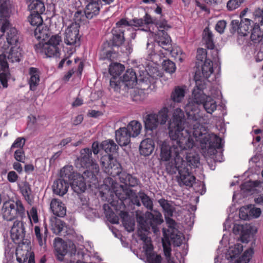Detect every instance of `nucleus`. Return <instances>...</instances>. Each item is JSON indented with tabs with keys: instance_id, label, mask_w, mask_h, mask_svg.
I'll list each match as a JSON object with an SVG mask.
<instances>
[{
	"instance_id": "f257e3e1",
	"label": "nucleus",
	"mask_w": 263,
	"mask_h": 263,
	"mask_svg": "<svg viewBox=\"0 0 263 263\" xmlns=\"http://www.w3.org/2000/svg\"><path fill=\"white\" fill-rule=\"evenodd\" d=\"M194 79L196 86L192 91V100L185 105V110L189 116V122H196L194 124L193 136L196 141H199L201 148L204 152L214 154L216 149L222 147V140L216 135L209 133L207 128L199 122L202 118L199 105L202 104L209 95L203 92L206 87L204 80L198 79L196 74Z\"/></svg>"
},
{
	"instance_id": "f03ea898",
	"label": "nucleus",
	"mask_w": 263,
	"mask_h": 263,
	"mask_svg": "<svg viewBox=\"0 0 263 263\" xmlns=\"http://www.w3.org/2000/svg\"><path fill=\"white\" fill-rule=\"evenodd\" d=\"M158 146L160 150L159 157L161 162H165L166 172L171 175L178 172L179 177L178 182L180 185H184L192 186L195 180V177L186 166L184 161V151L191 147L184 146L172 147L170 146V142L164 140L158 142Z\"/></svg>"
},
{
	"instance_id": "7ed1b4c3",
	"label": "nucleus",
	"mask_w": 263,
	"mask_h": 263,
	"mask_svg": "<svg viewBox=\"0 0 263 263\" xmlns=\"http://www.w3.org/2000/svg\"><path fill=\"white\" fill-rule=\"evenodd\" d=\"M146 219L144 220L143 216L137 213V221L138 224V234L140 239L143 241V248L146 256L148 263H161L162 257L152 252L153 246L151 238L147 236L151 229L155 234L159 232L158 226L163 222L162 214L154 211L153 213L147 212L145 214Z\"/></svg>"
},
{
	"instance_id": "20e7f679",
	"label": "nucleus",
	"mask_w": 263,
	"mask_h": 263,
	"mask_svg": "<svg viewBox=\"0 0 263 263\" xmlns=\"http://www.w3.org/2000/svg\"><path fill=\"white\" fill-rule=\"evenodd\" d=\"M189 116L185 119L184 112L180 108H177L173 112L172 119L169 123L168 135L172 140L170 146L176 147L180 146L193 147L195 142L191 135L192 129L193 133L194 124L196 121L189 122Z\"/></svg>"
},
{
	"instance_id": "39448f33",
	"label": "nucleus",
	"mask_w": 263,
	"mask_h": 263,
	"mask_svg": "<svg viewBox=\"0 0 263 263\" xmlns=\"http://www.w3.org/2000/svg\"><path fill=\"white\" fill-rule=\"evenodd\" d=\"M132 26L138 28L141 30V28H146L143 18H134L129 22L125 18H122L116 23V47L121 52L128 55L132 52V49L128 43H125L124 32L125 27Z\"/></svg>"
},
{
	"instance_id": "423d86ee",
	"label": "nucleus",
	"mask_w": 263,
	"mask_h": 263,
	"mask_svg": "<svg viewBox=\"0 0 263 263\" xmlns=\"http://www.w3.org/2000/svg\"><path fill=\"white\" fill-rule=\"evenodd\" d=\"M91 149L89 148H83L80 151L79 157L76 160L78 168H85L84 175L92 180H96V175L99 172L98 164L92 159Z\"/></svg>"
},
{
	"instance_id": "0eeeda50",
	"label": "nucleus",
	"mask_w": 263,
	"mask_h": 263,
	"mask_svg": "<svg viewBox=\"0 0 263 263\" xmlns=\"http://www.w3.org/2000/svg\"><path fill=\"white\" fill-rule=\"evenodd\" d=\"M113 37L109 41H106L102 46V50L100 51V58L103 60H108L110 62L108 68V73L110 76V87L115 91V52L114 47L115 46V39L112 33Z\"/></svg>"
},
{
	"instance_id": "6e6552de",
	"label": "nucleus",
	"mask_w": 263,
	"mask_h": 263,
	"mask_svg": "<svg viewBox=\"0 0 263 263\" xmlns=\"http://www.w3.org/2000/svg\"><path fill=\"white\" fill-rule=\"evenodd\" d=\"M62 42L61 36L58 34L52 35L47 42H40L34 45L36 52L44 53L47 57H59L60 54V44Z\"/></svg>"
},
{
	"instance_id": "1a4fd4ad",
	"label": "nucleus",
	"mask_w": 263,
	"mask_h": 263,
	"mask_svg": "<svg viewBox=\"0 0 263 263\" xmlns=\"http://www.w3.org/2000/svg\"><path fill=\"white\" fill-rule=\"evenodd\" d=\"M119 166H121L120 164L116 163V168L118 170L116 171V174L118 176L120 182L123 183V184L120 185V187L122 189L124 194L121 196L120 193L118 192V190H116V196H118L119 199L123 201L126 199L130 196L131 190H128L127 186H136L138 184L139 181L136 177H134L125 172L120 171L121 168H119Z\"/></svg>"
},
{
	"instance_id": "9d476101",
	"label": "nucleus",
	"mask_w": 263,
	"mask_h": 263,
	"mask_svg": "<svg viewBox=\"0 0 263 263\" xmlns=\"http://www.w3.org/2000/svg\"><path fill=\"white\" fill-rule=\"evenodd\" d=\"M2 214L4 219L12 221L17 217L23 218L25 216V209L20 200L5 201L3 205Z\"/></svg>"
},
{
	"instance_id": "9b49d317",
	"label": "nucleus",
	"mask_w": 263,
	"mask_h": 263,
	"mask_svg": "<svg viewBox=\"0 0 263 263\" xmlns=\"http://www.w3.org/2000/svg\"><path fill=\"white\" fill-rule=\"evenodd\" d=\"M168 110L164 107L158 113L152 112L144 117V126L146 130L153 131L156 129L159 124H165L168 119Z\"/></svg>"
},
{
	"instance_id": "f8f14e48",
	"label": "nucleus",
	"mask_w": 263,
	"mask_h": 263,
	"mask_svg": "<svg viewBox=\"0 0 263 263\" xmlns=\"http://www.w3.org/2000/svg\"><path fill=\"white\" fill-rule=\"evenodd\" d=\"M100 147L106 153V155H104L101 159L103 167H104L105 172L111 174L112 172H110V170L112 169L115 165L114 156L115 151V144L114 141H104L100 144Z\"/></svg>"
},
{
	"instance_id": "ddd939ff",
	"label": "nucleus",
	"mask_w": 263,
	"mask_h": 263,
	"mask_svg": "<svg viewBox=\"0 0 263 263\" xmlns=\"http://www.w3.org/2000/svg\"><path fill=\"white\" fill-rule=\"evenodd\" d=\"M114 193H115V186L113 181L111 183V191L109 198L105 197L104 193L102 192L100 193L102 199L105 200L109 202V204H104L103 205V209L107 221L111 224H115V213L114 211V210H115V200L114 198Z\"/></svg>"
},
{
	"instance_id": "4468645a",
	"label": "nucleus",
	"mask_w": 263,
	"mask_h": 263,
	"mask_svg": "<svg viewBox=\"0 0 263 263\" xmlns=\"http://www.w3.org/2000/svg\"><path fill=\"white\" fill-rule=\"evenodd\" d=\"M54 248L57 253L58 258L61 260L62 258L68 252L70 254L74 253L76 251L74 243L69 242V245L61 238H56L54 241Z\"/></svg>"
},
{
	"instance_id": "2eb2a0df",
	"label": "nucleus",
	"mask_w": 263,
	"mask_h": 263,
	"mask_svg": "<svg viewBox=\"0 0 263 263\" xmlns=\"http://www.w3.org/2000/svg\"><path fill=\"white\" fill-rule=\"evenodd\" d=\"M64 42L67 45L79 46V26L78 24H72L65 30Z\"/></svg>"
},
{
	"instance_id": "dca6fc26",
	"label": "nucleus",
	"mask_w": 263,
	"mask_h": 263,
	"mask_svg": "<svg viewBox=\"0 0 263 263\" xmlns=\"http://www.w3.org/2000/svg\"><path fill=\"white\" fill-rule=\"evenodd\" d=\"M25 223L23 221L16 220L10 231V236L13 241L16 244H20L23 242L25 236Z\"/></svg>"
},
{
	"instance_id": "f3484780",
	"label": "nucleus",
	"mask_w": 263,
	"mask_h": 263,
	"mask_svg": "<svg viewBox=\"0 0 263 263\" xmlns=\"http://www.w3.org/2000/svg\"><path fill=\"white\" fill-rule=\"evenodd\" d=\"M39 13H31L28 17V20L32 26H36L37 28L34 30V36L38 40H45L47 33L41 30V25H42L43 20Z\"/></svg>"
},
{
	"instance_id": "a211bd4d",
	"label": "nucleus",
	"mask_w": 263,
	"mask_h": 263,
	"mask_svg": "<svg viewBox=\"0 0 263 263\" xmlns=\"http://www.w3.org/2000/svg\"><path fill=\"white\" fill-rule=\"evenodd\" d=\"M7 30V41L10 45H15L18 42V37L17 35V31L14 27L10 26V23L7 19L4 20L2 26L1 28V31L4 33Z\"/></svg>"
},
{
	"instance_id": "6ab92c4d",
	"label": "nucleus",
	"mask_w": 263,
	"mask_h": 263,
	"mask_svg": "<svg viewBox=\"0 0 263 263\" xmlns=\"http://www.w3.org/2000/svg\"><path fill=\"white\" fill-rule=\"evenodd\" d=\"M155 42L166 51H170L171 47V39L165 31L159 30L155 33Z\"/></svg>"
},
{
	"instance_id": "aec40b11",
	"label": "nucleus",
	"mask_w": 263,
	"mask_h": 263,
	"mask_svg": "<svg viewBox=\"0 0 263 263\" xmlns=\"http://www.w3.org/2000/svg\"><path fill=\"white\" fill-rule=\"evenodd\" d=\"M70 184L73 191L78 194L84 193L86 189L84 177L79 173L73 175V179L70 182Z\"/></svg>"
},
{
	"instance_id": "412c9836",
	"label": "nucleus",
	"mask_w": 263,
	"mask_h": 263,
	"mask_svg": "<svg viewBox=\"0 0 263 263\" xmlns=\"http://www.w3.org/2000/svg\"><path fill=\"white\" fill-rule=\"evenodd\" d=\"M70 182L61 178L56 180L53 184V193L58 195L63 196L68 191Z\"/></svg>"
},
{
	"instance_id": "4be33fe9",
	"label": "nucleus",
	"mask_w": 263,
	"mask_h": 263,
	"mask_svg": "<svg viewBox=\"0 0 263 263\" xmlns=\"http://www.w3.org/2000/svg\"><path fill=\"white\" fill-rule=\"evenodd\" d=\"M155 148L154 140L151 138H146L143 140L139 146L140 154L145 157L150 156Z\"/></svg>"
},
{
	"instance_id": "5701e85b",
	"label": "nucleus",
	"mask_w": 263,
	"mask_h": 263,
	"mask_svg": "<svg viewBox=\"0 0 263 263\" xmlns=\"http://www.w3.org/2000/svg\"><path fill=\"white\" fill-rule=\"evenodd\" d=\"M50 209L53 214L60 217H63L66 213V208L61 201L53 199L50 202Z\"/></svg>"
},
{
	"instance_id": "b1692460",
	"label": "nucleus",
	"mask_w": 263,
	"mask_h": 263,
	"mask_svg": "<svg viewBox=\"0 0 263 263\" xmlns=\"http://www.w3.org/2000/svg\"><path fill=\"white\" fill-rule=\"evenodd\" d=\"M243 250V246L241 243H237L233 246L229 248L226 257L228 260L234 263H238L239 258H238L240 254Z\"/></svg>"
},
{
	"instance_id": "393cba45",
	"label": "nucleus",
	"mask_w": 263,
	"mask_h": 263,
	"mask_svg": "<svg viewBox=\"0 0 263 263\" xmlns=\"http://www.w3.org/2000/svg\"><path fill=\"white\" fill-rule=\"evenodd\" d=\"M40 72L37 68L35 67H30L29 69V74L30 77L28 81L30 90L35 91L40 81Z\"/></svg>"
},
{
	"instance_id": "a878e982",
	"label": "nucleus",
	"mask_w": 263,
	"mask_h": 263,
	"mask_svg": "<svg viewBox=\"0 0 263 263\" xmlns=\"http://www.w3.org/2000/svg\"><path fill=\"white\" fill-rule=\"evenodd\" d=\"M250 40L251 44L255 46L263 43V32L261 31L260 26L257 24H254L251 29Z\"/></svg>"
},
{
	"instance_id": "bb28decb",
	"label": "nucleus",
	"mask_w": 263,
	"mask_h": 263,
	"mask_svg": "<svg viewBox=\"0 0 263 263\" xmlns=\"http://www.w3.org/2000/svg\"><path fill=\"white\" fill-rule=\"evenodd\" d=\"M139 198L141 200V202L143 205L148 210H151L152 212L147 211L144 214H142V213L140 211H136V218H137V213L138 214H140L142 216H143L144 220L146 219V217L145 216L146 213L150 212L153 213L154 211H157L159 213V211L157 210H153V200L148 196L146 194L144 193H140L139 194ZM161 214V213L160 212Z\"/></svg>"
},
{
	"instance_id": "cd10ccee",
	"label": "nucleus",
	"mask_w": 263,
	"mask_h": 263,
	"mask_svg": "<svg viewBox=\"0 0 263 263\" xmlns=\"http://www.w3.org/2000/svg\"><path fill=\"white\" fill-rule=\"evenodd\" d=\"M130 137L126 127H121L116 130V142L121 146L127 145L130 142Z\"/></svg>"
},
{
	"instance_id": "c85d7f7f",
	"label": "nucleus",
	"mask_w": 263,
	"mask_h": 263,
	"mask_svg": "<svg viewBox=\"0 0 263 263\" xmlns=\"http://www.w3.org/2000/svg\"><path fill=\"white\" fill-rule=\"evenodd\" d=\"M252 227L250 226L244 227L242 225L235 226L234 232L236 233V230L238 232L241 231L240 238L242 242H248L253 235L251 232Z\"/></svg>"
},
{
	"instance_id": "c756f323",
	"label": "nucleus",
	"mask_w": 263,
	"mask_h": 263,
	"mask_svg": "<svg viewBox=\"0 0 263 263\" xmlns=\"http://www.w3.org/2000/svg\"><path fill=\"white\" fill-rule=\"evenodd\" d=\"M122 80L128 88H133L137 82L136 72L132 69L127 70L122 77Z\"/></svg>"
},
{
	"instance_id": "7c9ffc66",
	"label": "nucleus",
	"mask_w": 263,
	"mask_h": 263,
	"mask_svg": "<svg viewBox=\"0 0 263 263\" xmlns=\"http://www.w3.org/2000/svg\"><path fill=\"white\" fill-rule=\"evenodd\" d=\"M102 4H87L86 6L84 14L88 19H91L99 14Z\"/></svg>"
},
{
	"instance_id": "2f4dec72",
	"label": "nucleus",
	"mask_w": 263,
	"mask_h": 263,
	"mask_svg": "<svg viewBox=\"0 0 263 263\" xmlns=\"http://www.w3.org/2000/svg\"><path fill=\"white\" fill-rule=\"evenodd\" d=\"M185 87L176 86L171 94V100L174 103H180L184 99Z\"/></svg>"
},
{
	"instance_id": "473e14b6",
	"label": "nucleus",
	"mask_w": 263,
	"mask_h": 263,
	"mask_svg": "<svg viewBox=\"0 0 263 263\" xmlns=\"http://www.w3.org/2000/svg\"><path fill=\"white\" fill-rule=\"evenodd\" d=\"M20 191L26 201L31 205L33 201V197L32 195V190L29 183L25 182L20 187Z\"/></svg>"
},
{
	"instance_id": "72a5a7b5",
	"label": "nucleus",
	"mask_w": 263,
	"mask_h": 263,
	"mask_svg": "<svg viewBox=\"0 0 263 263\" xmlns=\"http://www.w3.org/2000/svg\"><path fill=\"white\" fill-rule=\"evenodd\" d=\"M30 2L28 5L29 9L32 13L42 14L45 10L44 3L41 0H27Z\"/></svg>"
},
{
	"instance_id": "f704fd0d",
	"label": "nucleus",
	"mask_w": 263,
	"mask_h": 263,
	"mask_svg": "<svg viewBox=\"0 0 263 263\" xmlns=\"http://www.w3.org/2000/svg\"><path fill=\"white\" fill-rule=\"evenodd\" d=\"M126 128L130 137H136L140 134L142 126L139 122L133 120L128 123Z\"/></svg>"
},
{
	"instance_id": "c9c22d12",
	"label": "nucleus",
	"mask_w": 263,
	"mask_h": 263,
	"mask_svg": "<svg viewBox=\"0 0 263 263\" xmlns=\"http://www.w3.org/2000/svg\"><path fill=\"white\" fill-rule=\"evenodd\" d=\"M77 173L73 171V167L71 165H67L63 167L60 171V178L64 179L68 182H71L73 179V175Z\"/></svg>"
},
{
	"instance_id": "e433bc0d",
	"label": "nucleus",
	"mask_w": 263,
	"mask_h": 263,
	"mask_svg": "<svg viewBox=\"0 0 263 263\" xmlns=\"http://www.w3.org/2000/svg\"><path fill=\"white\" fill-rule=\"evenodd\" d=\"M187 148L184 151V156L185 154L186 155L185 159L186 161L184 160V161L186 163V166L189 167V166H193L194 167H197L198 164L199 163V158L198 155L195 153H187L186 151L187 149H191Z\"/></svg>"
},
{
	"instance_id": "4c0bfd02",
	"label": "nucleus",
	"mask_w": 263,
	"mask_h": 263,
	"mask_svg": "<svg viewBox=\"0 0 263 263\" xmlns=\"http://www.w3.org/2000/svg\"><path fill=\"white\" fill-rule=\"evenodd\" d=\"M252 22L249 18H241L238 28V33L242 36L247 35L251 27Z\"/></svg>"
},
{
	"instance_id": "58836bf2",
	"label": "nucleus",
	"mask_w": 263,
	"mask_h": 263,
	"mask_svg": "<svg viewBox=\"0 0 263 263\" xmlns=\"http://www.w3.org/2000/svg\"><path fill=\"white\" fill-rule=\"evenodd\" d=\"M158 203L163 210L165 217L173 216L175 208L171 203L163 198L159 199Z\"/></svg>"
},
{
	"instance_id": "ea45409f",
	"label": "nucleus",
	"mask_w": 263,
	"mask_h": 263,
	"mask_svg": "<svg viewBox=\"0 0 263 263\" xmlns=\"http://www.w3.org/2000/svg\"><path fill=\"white\" fill-rule=\"evenodd\" d=\"M120 216L122 218V223L125 229L128 232L133 231L135 228L134 221L125 212H121Z\"/></svg>"
},
{
	"instance_id": "a19ab883",
	"label": "nucleus",
	"mask_w": 263,
	"mask_h": 263,
	"mask_svg": "<svg viewBox=\"0 0 263 263\" xmlns=\"http://www.w3.org/2000/svg\"><path fill=\"white\" fill-rule=\"evenodd\" d=\"M203 40L207 48L214 49L215 45L213 42V34L208 28H205L204 30Z\"/></svg>"
},
{
	"instance_id": "79ce46f5",
	"label": "nucleus",
	"mask_w": 263,
	"mask_h": 263,
	"mask_svg": "<svg viewBox=\"0 0 263 263\" xmlns=\"http://www.w3.org/2000/svg\"><path fill=\"white\" fill-rule=\"evenodd\" d=\"M205 110L208 114H212L217 108L216 102L209 95L208 98L202 104Z\"/></svg>"
},
{
	"instance_id": "37998d69",
	"label": "nucleus",
	"mask_w": 263,
	"mask_h": 263,
	"mask_svg": "<svg viewBox=\"0 0 263 263\" xmlns=\"http://www.w3.org/2000/svg\"><path fill=\"white\" fill-rule=\"evenodd\" d=\"M213 72V64L211 60L205 59L202 66V73L204 78L208 79Z\"/></svg>"
},
{
	"instance_id": "c03bdc74",
	"label": "nucleus",
	"mask_w": 263,
	"mask_h": 263,
	"mask_svg": "<svg viewBox=\"0 0 263 263\" xmlns=\"http://www.w3.org/2000/svg\"><path fill=\"white\" fill-rule=\"evenodd\" d=\"M21 57V53L20 52V49L19 48L16 47H12L7 55V58L9 62L12 63L19 62Z\"/></svg>"
},
{
	"instance_id": "a18cd8bd",
	"label": "nucleus",
	"mask_w": 263,
	"mask_h": 263,
	"mask_svg": "<svg viewBox=\"0 0 263 263\" xmlns=\"http://www.w3.org/2000/svg\"><path fill=\"white\" fill-rule=\"evenodd\" d=\"M170 232V238L173 241L174 245L176 246H179L182 242L183 234L177 229H173Z\"/></svg>"
},
{
	"instance_id": "49530a36",
	"label": "nucleus",
	"mask_w": 263,
	"mask_h": 263,
	"mask_svg": "<svg viewBox=\"0 0 263 263\" xmlns=\"http://www.w3.org/2000/svg\"><path fill=\"white\" fill-rule=\"evenodd\" d=\"M34 234L36 239L40 246L45 248L46 247L47 238L41 232V228L39 226L34 227Z\"/></svg>"
},
{
	"instance_id": "de8ad7c7",
	"label": "nucleus",
	"mask_w": 263,
	"mask_h": 263,
	"mask_svg": "<svg viewBox=\"0 0 263 263\" xmlns=\"http://www.w3.org/2000/svg\"><path fill=\"white\" fill-rule=\"evenodd\" d=\"M261 182L258 180L247 181L241 185V189L244 192H251L254 187L259 186Z\"/></svg>"
},
{
	"instance_id": "09e8293b",
	"label": "nucleus",
	"mask_w": 263,
	"mask_h": 263,
	"mask_svg": "<svg viewBox=\"0 0 263 263\" xmlns=\"http://www.w3.org/2000/svg\"><path fill=\"white\" fill-rule=\"evenodd\" d=\"M65 223L59 219L55 218L51 223L52 230L55 234H59L63 230Z\"/></svg>"
},
{
	"instance_id": "8fccbe9b",
	"label": "nucleus",
	"mask_w": 263,
	"mask_h": 263,
	"mask_svg": "<svg viewBox=\"0 0 263 263\" xmlns=\"http://www.w3.org/2000/svg\"><path fill=\"white\" fill-rule=\"evenodd\" d=\"M163 69L170 73H174L176 70L175 63L170 60H164L162 64Z\"/></svg>"
},
{
	"instance_id": "3c124183",
	"label": "nucleus",
	"mask_w": 263,
	"mask_h": 263,
	"mask_svg": "<svg viewBox=\"0 0 263 263\" xmlns=\"http://www.w3.org/2000/svg\"><path fill=\"white\" fill-rule=\"evenodd\" d=\"M144 22V24L145 25L146 28H141V30L144 31H151L150 28L148 27V25L150 24H155L156 25L157 20L156 18H153L149 14L146 13L145 15L143 17Z\"/></svg>"
},
{
	"instance_id": "603ef678",
	"label": "nucleus",
	"mask_w": 263,
	"mask_h": 263,
	"mask_svg": "<svg viewBox=\"0 0 263 263\" xmlns=\"http://www.w3.org/2000/svg\"><path fill=\"white\" fill-rule=\"evenodd\" d=\"M253 254V249L250 248L245 251L240 258H239L238 262L248 263L249 262L252 254Z\"/></svg>"
},
{
	"instance_id": "864d4df0",
	"label": "nucleus",
	"mask_w": 263,
	"mask_h": 263,
	"mask_svg": "<svg viewBox=\"0 0 263 263\" xmlns=\"http://www.w3.org/2000/svg\"><path fill=\"white\" fill-rule=\"evenodd\" d=\"M243 3V0H229L227 4L229 11H233L239 8Z\"/></svg>"
},
{
	"instance_id": "5fc2aeb1",
	"label": "nucleus",
	"mask_w": 263,
	"mask_h": 263,
	"mask_svg": "<svg viewBox=\"0 0 263 263\" xmlns=\"http://www.w3.org/2000/svg\"><path fill=\"white\" fill-rule=\"evenodd\" d=\"M254 20L256 22L255 24L262 26L263 25V9H257L254 12Z\"/></svg>"
},
{
	"instance_id": "6e6d98bb",
	"label": "nucleus",
	"mask_w": 263,
	"mask_h": 263,
	"mask_svg": "<svg viewBox=\"0 0 263 263\" xmlns=\"http://www.w3.org/2000/svg\"><path fill=\"white\" fill-rule=\"evenodd\" d=\"M14 157L16 161L24 163L26 157L23 148H20L15 151L14 154Z\"/></svg>"
},
{
	"instance_id": "4d7b16f0",
	"label": "nucleus",
	"mask_w": 263,
	"mask_h": 263,
	"mask_svg": "<svg viewBox=\"0 0 263 263\" xmlns=\"http://www.w3.org/2000/svg\"><path fill=\"white\" fill-rule=\"evenodd\" d=\"M26 139L23 137H18L15 139L11 146V149L14 148H23L25 145Z\"/></svg>"
},
{
	"instance_id": "13d9d810",
	"label": "nucleus",
	"mask_w": 263,
	"mask_h": 263,
	"mask_svg": "<svg viewBox=\"0 0 263 263\" xmlns=\"http://www.w3.org/2000/svg\"><path fill=\"white\" fill-rule=\"evenodd\" d=\"M4 72L0 73V82L4 88H7L8 86V80L9 78L10 73Z\"/></svg>"
},
{
	"instance_id": "bf43d9fd",
	"label": "nucleus",
	"mask_w": 263,
	"mask_h": 263,
	"mask_svg": "<svg viewBox=\"0 0 263 263\" xmlns=\"http://www.w3.org/2000/svg\"><path fill=\"white\" fill-rule=\"evenodd\" d=\"M227 26V22L224 20L219 21L215 26L216 30L219 33L221 34L223 33L224 30Z\"/></svg>"
},
{
	"instance_id": "052dcab7",
	"label": "nucleus",
	"mask_w": 263,
	"mask_h": 263,
	"mask_svg": "<svg viewBox=\"0 0 263 263\" xmlns=\"http://www.w3.org/2000/svg\"><path fill=\"white\" fill-rule=\"evenodd\" d=\"M239 217L243 220H247L249 219V208H246L245 207H242L239 210Z\"/></svg>"
},
{
	"instance_id": "680f3d73",
	"label": "nucleus",
	"mask_w": 263,
	"mask_h": 263,
	"mask_svg": "<svg viewBox=\"0 0 263 263\" xmlns=\"http://www.w3.org/2000/svg\"><path fill=\"white\" fill-rule=\"evenodd\" d=\"M155 25L158 29V30H163L165 31V30H167L171 28V26L167 24V22L165 20L162 21H158L157 20Z\"/></svg>"
},
{
	"instance_id": "e2e57ef3",
	"label": "nucleus",
	"mask_w": 263,
	"mask_h": 263,
	"mask_svg": "<svg viewBox=\"0 0 263 263\" xmlns=\"http://www.w3.org/2000/svg\"><path fill=\"white\" fill-rule=\"evenodd\" d=\"M172 216L165 217L166 222L169 228V232L173 230V229H177L176 228V223L175 220L172 219Z\"/></svg>"
},
{
	"instance_id": "0e129e2a",
	"label": "nucleus",
	"mask_w": 263,
	"mask_h": 263,
	"mask_svg": "<svg viewBox=\"0 0 263 263\" xmlns=\"http://www.w3.org/2000/svg\"><path fill=\"white\" fill-rule=\"evenodd\" d=\"M18 175L14 171H10L8 173L7 179L10 182H15L18 179Z\"/></svg>"
},
{
	"instance_id": "69168bd1",
	"label": "nucleus",
	"mask_w": 263,
	"mask_h": 263,
	"mask_svg": "<svg viewBox=\"0 0 263 263\" xmlns=\"http://www.w3.org/2000/svg\"><path fill=\"white\" fill-rule=\"evenodd\" d=\"M163 248L164 254L165 256V258H168L171 257V248L170 247V244H166L163 243Z\"/></svg>"
},
{
	"instance_id": "338daca9",
	"label": "nucleus",
	"mask_w": 263,
	"mask_h": 263,
	"mask_svg": "<svg viewBox=\"0 0 263 263\" xmlns=\"http://www.w3.org/2000/svg\"><path fill=\"white\" fill-rule=\"evenodd\" d=\"M103 115V113L101 111L96 110H89L87 112V116L91 118H98Z\"/></svg>"
},
{
	"instance_id": "774afa93",
	"label": "nucleus",
	"mask_w": 263,
	"mask_h": 263,
	"mask_svg": "<svg viewBox=\"0 0 263 263\" xmlns=\"http://www.w3.org/2000/svg\"><path fill=\"white\" fill-rule=\"evenodd\" d=\"M260 47L256 55V60L257 61H261L263 60V44H260Z\"/></svg>"
}]
</instances>
